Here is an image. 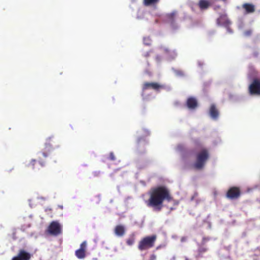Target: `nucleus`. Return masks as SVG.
<instances>
[{
	"mask_svg": "<svg viewBox=\"0 0 260 260\" xmlns=\"http://www.w3.org/2000/svg\"><path fill=\"white\" fill-rule=\"evenodd\" d=\"M209 152L206 149H202L197 154L196 162L193 165V168L201 170L204 167L206 161L209 158Z\"/></svg>",
	"mask_w": 260,
	"mask_h": 260,
	"instance_id": "obj_4",
	"label": "nucleus"
},
{
	"mask_svg": "<svg viewBox=\"0 0 260 260\" xmlns=\"http://www.w3.org/2000/svg\"><path fill=\"white\" fill-rule=\"evenodd\" d=\"M210 238L209 237H203L202 240L201 244L202 245H204L206 242L208 241H209Z\"/></svg>",
	"mask_w": 260,
	"mask_h": 260,
	"instance_id": "obj_22",
	"label": "nucleus"
},
{
	"mask_svg": "<svg viewBox=\"0 0 260 260\" xmlns=\"http://www.w3.org/2000/svg\"><path fill=\"white\" fill-rule=\"evenodd\" d=\"M87 248L86 241H83L80 246V248L75 251V255L79 259H83L86 256V250Z\"/></svg>",
	"mask_w": 260,
	"mask_h": 260,
	"instance_id": "obj_9",
	"label": "nucleus"
},
{
	"mask_svg": "<svg viewBox=\"0 0 260 260\" xmlns=\"http://www.w3.org/2000/svg\"><path fill=\"white\" fill-rule=\"evenodd\" d=\"M222 1H224V2H225V1H226V0H222Z\"/></svg>",
	"mask_w": 260,
	"mask_h": 260,
	"instance_id": "obj_33",
	"label": "nucleus"
},
{
	"mask_svg": "<svg viewBox=\"0 0 260 260\" xmlns=\"http://www.w3.org/2000/svg\"><path fill=\"white\" fill-rule=\"evenodd\" d=\"M249 92L251 94H260V82L257 79L254 80L249 86Z\"/></svg>",
	"mask_w": 260,
	"mask_h": 260,
	"instance_id": "obj_10",
	"label": "nucleus"
},
{
	"mask_svg": "<svg viewBox=\"0 0 260 260\" xmlns=\"http://www.w3.org/2000/svg\"><path fill=\"white\" fill-rule=\"evenodd\" d=\"M46 232L51 236H58L62 233V226L58 221H53L48 226Z\"/></svg>",
	"mask_w": 260,
	"mask_h": 260,
	"instance_id": "obj_5",
	"label": "nucleus"
},
{
	"mask_svg": "<svg viewBox=\"0 0 260 260\" xmlns=\"http://www.w3.org/2000/svg\"><path fill=\"white\" fill-rule=\"evenodd\" d=\"M157 239L155 235L146 236L141 239L139 242L138 248L140 251L147 250L154 246Z\"/></svg>",
	"mask_w": 260,
	"mask_h": 260,
	"instance_id": "obj_3",
	"label": "nucleus"
},
{
	"mask_svg": "<svg viewBox=\"0 0 260 260\" xmlns=\"http://www.w3.org/2000/svg\"><path fill=\"white\" fill-rule=\"evenodd\" d=\"M176 15V13L175 12L168 14L167 15V18L169 21L171 22H173L175 20V16Z\"/></svg>",
	"mask_w": 260,
	"mask_h": 260,
	"instance_id": "obj_18",
	"label": "nucleus"
},
{
	"mask_svg": "<svg viewBox=\"0 0 260 260\" xmlns=\"http://www.w3.org/2000/svg\"><path fill=\"white\" fill-rule=\"evenodd\" d=\"M125 233L123 226L121 225H117L115 228V233L118 236H122Z\"/></svg>",
	"mask_w": 260,
	"mask_h": 260,
	"instance_id": "obj_16",
	"label": "nucleus"
},
{
	"mask_svg": "<svg viewBox=\"0 0 260 260\" xmlns=\"http://www.w3.org/2000/svg\"><path fill=\"white\" fill-rule=\"evenodd\" d=\"M186 260H187V259H186Z\"/></svg>",
	"mask_w": 260,
	"mask_h": 260,
	"instance_id": "obj_34",
	"label": "nucleus"
},
{
	"mask_svg": "<svg viewBox=\"0 0 260 260\" xmlns=\"http://www.w3.org/2000/svg\"><path fill=\"white\" fill-rule=\"evenodd\" d=\"M148 195L149 199L146 201L147 206L157 212L161 211L165 201L170 202L173 199L169 190L164 186L152 188Z\"/></svg>",
	"mask_w": 260,
	"mask_h": 260,
	"instance_id": "obj_1",
	"label": "nucleus"
},
{
	"mask_svg": "<svg viewBox=\"0 0 260 260\" xmlns=\"http://www.w3.org/2000/svg\"><path fill=\"white\" fill-rule=\"evenodd\" d=\"M240 196V189L239 187L236 186L230 187L226 193V197L231 200L237 199Z\"/></svg>",
	"mask_w": 260,
	"mask_h": 260,
	"instance_id": "obj_6",
	"label": "nucleus"
},
{
	"mask_svg": "<svg viewBox=\"0 0 260 260\" xmlns=\"http://www.w3.org/2000/svg\"><path fill=\"white\" fill-rule=\"evenodd\" d=\"M59 145L57 140L52 138H48L45 144L44 150L38 154V160L31 159L28 166L34 169L36 162L38 161L41 166H44L46 163L47 157L49 153L51 150L59 147Z\"/></svg>",
	"mask_w": 260,
	"mask_h": 260,
	"instance_id": "obj_2",
	"label": "nucleus"
},
{
	"mask_svg": "<svg viewBox=\"0 0 260 260\" xmlns=\"http://www.w3.org/2000/svg\"><path fill=\"white\" fill-rule=\"evenodd\" d=\"M134 241H135L134 238H129L126 240V244L128 245L131 246L134 244Z\"/></svg>",
	"mask_w": 260,
	"mask_h": 260,
	"instance_id": "obj_21",
	"label": "nucleus"
},
{
	"mask_svg": "<svg viewBox=\"0 0 260 260\" xmlns=\"http://www.w3.org/2000/svg\"><path fill=\"white\" fill-rule=\"evenodd\" d=\"M208 249L203 246H200L198 249L199 256H202V254L207 251Z\"/></svg>",
	"mask_w": 260,
	"mask_h": 260,
	"instance_id": "obj_19",
	"label": "nucleus"
},
{
	"mask_svg": "<svg viewBox=\"0 0 260 260\" xmlns=\"http://www.w3.org/2000/svg\"><path fill=\"white\" fill-rule=\"evenodd\" d=\"M200 9L202 10L207 9L211 5V3L208 0H200L198 4Z\"/></svg>",
	"mask_w": 260,
	"mask_h": 260,
	"instance_id": "obj_15",
	"label": "nucleus"
},
{
	"mask_svg": "<svg viewBox=\"0 0 260 260\" xmlns=\"http://www.w3.org/2000/svg\"><path fill=\"white\" fill-rule=\"evenodd\" d=\"M164 88V86L156 82H145L142 86L143 91L147 89H153L156 91L159 90L160 89Z\"/></svg>",
	"mask_w": 260,
	"mask_h": 260,
	"instance_id": "obj_8",
	"label": "nucleus"
},
{
	"mask_svg": "<svg viewBox=\"0 0 260 260\" xmlns=\"http://www.w3.org/2000/svg\"><path fill=\"white\" fill-rule=\"evenodd\" d=\"M150 51L146 52L145 53H144V56L145 57H149L150 56Z\"/></svg>",
	"mask_w": 260,
	"mask_h": 260,
	"instance_id": "obj_26",
	"label": "nucleus"
},
{
	"mask_svg": "<svg viewBox=\"0 0 260 260\" xmlns=\"http://www.w3.org/2000/svg\"><path fill=\"white\" fill-rule=\"evenodd\" d=\"M142 144V141L141 139H139L138 141V147H140Z\"/></svg>",
	"mask_w": 260,
	"mask_h": 260,
	"instance_id": "obj_25",
	"label": "nucleus"
},
{
	"mask_svg": "<svg viewBox=\"0 0 260 260\" xmlns=\"http://www.w3.org/2000/svg\"><path fill=\"white\" fill-rule=\"evenodd\" d=\"M187 107L190 109H194L198 106L197 100L192 97L189 98L186 101Z\"/></svg>",
	"mask_w": 260,
	"mask_h": 260,
	"instance_id": "obj_12",
	"label": "nucleus"
},
{
	"mask_svg": "<svg viewBox=\"0 0 260 260\" xmlns=\"http://www.w3.org/2000/svg\"><path fill=\"white\" fill-rule=\"evenodd\" d=\"M242 8L247 13H252L255 12V8L254 5L249 3H245L242 5Z\"/></svg>",
	"mask_w": 260,
	"mask_h": 260,
	"instance_id": "obj_14",
	"label": "nucleus"
},
{
	"mask_svg": "<svg viewBox=\"0 0 260 260\" xmlns=\"http://www.w3.org/2000/svg\"><path fill=\"white\" fill-rule=\"evenodd\" d=\"M143 143H144V144H146V142H145V141H144Z\"/></svg>",
	"mask_w": 260,
	"mask_h": 260,
	"instance_id": "obj_32",
	"label": "nucleus"
},
{
	"mask_svg": "<svg viewBox=\"0 0 260 260\" xmlns=\"http://www.w3.org/2000/svg\"><path fill=\"white\" fill-rule=\"evenodd\" d=\"M109 159L111 160H115L116 158L113 152H110L109 154Z\"/></svg>",
	"mask_w": 260,
	"mask_h": 260,
	"instance_id": "obj_23",
	"label": "nucleus"
},
{
	"mask_svg": "<svg viewBox=\"0 0 260 260\" xmlns=\"http://www.w3.org/2000/svg\"><path fill=\"white\" fill-rule=\"evenodd\" d=\"M160 0H143V4L145 6H154L157 4Z\"/></svg>",
	"mask_w": 260,
	"mask_h": 260,
	"instance_id": "obj_17",
	"label": "nucleus"
},
{
	"mask_svg": "<svg viewBox=\"0 0 260 260\" xmlns=\"http://www.w3.org/2000/svg\"><path fill=\"white\" fill-rule=\"evenodd\" d=\"M165 51H166V52H169V50L168 49H166Z\"/></svg>",
	"mask_w": 260,
	"mask_h": 260,
	"instance_id": "obj_29",
	"label": "nucleus"
},
{
	"mask_svg": "<svg viewBox=\"0 0 260 260\" xmlns=\"http://www.w3.org/2000/svg\"><path fill=\"white\" fill-rule=\"evenodd\" d=\"M32 255L24 249L19 250L17 254L13 257L11 260H30Z\"/></svg>",
	"mask_w": 260,
	"mask_h": 260,
	"instance_id": "obj_7",
	"label": "nucleus"
},
{
	"mask_svg": "<svg viewBox=\"0 0 260 260\" xmlns=\"http://www.w3.org/2000/svg\"><path fill=\"white\" fill-rule=\"evenodd\" d=\"M156 256L155 254H151L150 256L149 260H156Z\"/></svg>",
	"mask_w": 260,
	"mask_h": 260,
	"instance_id": "obj_24",
	"label": "nucleus"
},
{
	"mask_svg": "<svg viewBox=\"0 0 260 260\" xmlns=\"http://www.w3.org/2000/svg\"><path fill=\"white\" fill-rule=\"evenodd\" d=\"M151 39L149 37H145L143 39L144 44L146 45H150L151 44Z\"/></svg>",
	"mask_w": 260,
	"mask_h": 260,
	"instance_id": "obj_20",
	"label": "nucleus"
},
{
	"mask_svg": "<svg viewBox=\"0 0 260 260\" xmlns=\"http://www.w3.org/2000/svg\"><path fill=\"white\" fill-rule=\"evenodd\" d=\"M209 114L213 119H217L219 116V111L214 104L211 105L209 109Z\"/></svg>",
	"mask_w": 260,
	"mask_h": 260,
	"instance_id": "obj_11",
	"label": "nucleus"
},
{
	"mask_svg": "<svg viewBox=\"0 0 260 260\" xmlns=\"http://www.w3.org/2000/svg\"><path fill=\"white\" fill-rule=\"evenodd\" d=\"M217 23L218 25L228 26L230 23V22L228 19L226 15H222L217 19Z\"/></svg>",
	"mask_w": 260,
	"mask_h": 260,
	"instance_id": "obj_13",
	"label": "nucleus"
},
{
	"mask_svg": "<svg viewBox=\"0 0 260 260\" xmlns=\"http://www.w3.org/2000/svg\"><path fill=\"white\" fill-rule=\"evenodd\" d=\"M181 240L182 242H184V241H185L186 240V238L185 237H182L181 238Z\"/></svg>",
	"mask_w": 260,
	"mask_h": 260,
	"instance_id": "obj_28",
	"label": "nucleus"
},
{
	"mask_svg": "<svg viewBox=\"0 0 260 260\" xmlns=\"http://www.w3.org/2000/svg\"><path fill=\"white\" fill-rule=\"evenodd\" d=\"M178 202H176V205H178Z\"/></svg>",
	"mask_w": 260,
	"mask_h": 260,
	"instance_id": "obj_31",
	"label": "nucleus"
},
{
	"mask_svg": "<svg viewBox=\"0 0 260 260\" xmlns=\"http://www.w3.org/2000/svg\"><path fill=\"white\" fill-rule=\"evenodd\" d=\"M173 209H174V208H170V210H173Z\"/></svg>",
	"mask_w": 260,
	"mask_h": 260,
	"instance_id": "obj_30",
	"label": "nucleus"
},
{
	"mask_svg": "<svg viewBox=\"0 0 260 260\" xmlns=\"http://www.w3.org/2000/svg\"><path fill=\"white\" fill-rule=\"evenodd\" d=\"M251 30H247L245 32V34L246 36H249L251 34Z\"/></svg>",
	"mask_w": 260,
	"mask_h": 260,
	"instance_id": "obj_27",
	"label": "nucleus"
}]
</instances>
